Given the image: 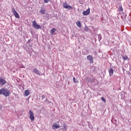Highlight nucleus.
Masks as SVG:
<instances>
[{"label": "nucleus", "instance_id": "nucleus-1", "mask_svg": "<svg viewBox=\"0 0 131 131\" xmlns=\"http://www.w3.org/2000/svg\"><path fill=\"white\" fill-rule=\"evenodd\" d=\"M10 94L11 92L7 89L3 88L0 90V95H3L5 97H9Z\"/></svg>", "mask_w": 131, "mask_h": 131}, {"label": "nucleus", "instance_id": "nucleus-2", "mask_svg": "<svg viewBox=\"0 0 131 131\" xmlns=\"http://www.w3.org/2000/svg\"><path fill=\"white\" fill-rule=\"evenodd\" d=\"M32 24L33 27L35 28V29H41V26L37 24V23L35 20L32 21Z\"/></svg>", "mask_w": 131, "mask_h": 131}, {"label": "nucleus", "instance_id": "nucleus-3", "mask_svg": "<svg viewBox=\"0 0 131 131\" xmlns=\"http://www.w3.org/2000/svg\"><path fill=\"white\" fill-rule=\"evenodd\" d=\"M30 114L29 118L31 119V121H34V115L33 114V112L32 110L29 111Z\"/></svg>", "mask_w": 131, "mask_h": 131}, {"label": "nucleus", "instance_id": "nucleus-4", "mask_svg": "<svg viewBox=\"0 0 131 131\" xmlns=\"http://www.w3.org/2000/svg\"><path fill=\"white\" fill-rule=\"evenodd\" d=\"M12 11L13 12V15L15 17V18H17V19H19L20 18V16L19 15V14L17 12L15 8H12Z\"/></svg>", "mask_w": 131, "mask_h": 131}, {"label": "nucleus", "instance_id": "nucleus-5", "mask_svg": "<svg viewBox=\"0 0 131 131\" xmlns=\"http://www.w3.org/2000/svg\"><path fill=\"white\" fill-rule=\"evenodd\" d=\"M63 7L64 9H67V10L72 9V6L68 5L67 3L63 4Z\"/></svg>", "mask_w": 131, "mask_h": 131}, {"label": "nucleus", "instance_id": "nucleus-6", "mask_svg": "<svg viewBox=\"0 0 131 131\" xmlns=\"http://www.w3.org/2000/svg\"><path fill=\"white\" fill-rule=\"evenodd\" d=\"M90 13H91V9L88 8L87 10L84 11L82 14L84 16H88V15H90Z\"/></svg>", "mask_w": 131, "mask_h": 131}, {"label": "nucleus", "instance_id": "nucleus-7", "mask_svg": "<svg viewBox=\"0 0 131 131\" xmlns=\"http://www.w3.org/2000/svg\"><path fill=\"white\" fill-rule=\"evenodd\" d=\"M7 83V81L5 79L0 78V85H5Z\"/></svg>", "mask_w": 131, "mask_h": 131}, {"label": "nucleus", "instance_id": "nucleus-8", "mask_svg": "<svg viewBox=\"0 0 131 131\" xmlns=\"http://www.w3.org/2000/svg\"><path fill=\"white\" fill-rule=\"evenodd\" d=\"M52 126L53 127V129H58V128H60L61 127L59 124H57L56 123L53 124Z\"/></svg>", "mask_w": 131, "mask_h": 131}, {"label": "nucleus", "instance_id": "nucleus-9", "mask_svg": "<svg viewBox=\"0 0 131 131\" xmlns=\"http://www.w3.org/2000/svg\"><path fill=\"white\" fill-rule=\"evenodd\" d=\"M33 72L35 74H37V75H40V72H39L38 70L36 69V68L33 69Z\"/></svg>", "mask_w": 131, "mask_h": 131}, {"label": "nucleus", "instance_id": "nucleus-10", "mask_svg": "<svg viewBox=\"0 0 131 131\" xmlns=\"http://www.w3.org/2000/svg\"><path fill=\"white\" fill-rule=\"evenodd\" d=\"M87 59L90 61V63H94V60L93 59L92 55H88L87 56Z\"/></svg>", "mask_w": 131, "mask_h": 131}, {"label": "nucleus", "instance_id": "nucleus-11", "mask_svg": "<svg viewBox=\"0 0 131 131\" xmlns=\"http://www.w3.org/2000/svg\"><path fill=\"white\" fill-rule=\"evenodd\" d=\"M31 47V46H30V47L28 48V53H29L30 55H31L32 54V52H33V49H32V48Z\"/></svg>", "mask_w": 131, "mask_h": 131}, {"label": "nucleus", "instance_id": "nucleus-12", "mask_svg": "<svg viewBox=\"0 0 131 131\" xmlns=\"http://www.w3.org/2000/svg\"><path fill=\"white\" fill-rule=\"evenodd\" d=\"M109 74H110V76H112V75H113V73H114V70H113V69H111L109 71H108Z\"/></svg>", "mask_w": 131, "mask_h": 131}, {"label": "nucleus", "instance_id": "nucleus-13", "mask_svg": "<svg viewBox=\"0 0 131 131\" xmlns=\"http://www.w3.org/2000/svg\"><path fill=\"white\" fill-rule=\"evenodd\" d=\"M30 94V92H29V90H25V95L26 97H28V96H29Z\"/></svg>", "mask_w": 131, "mask_h": 131}, {"label": "nucleus", "instance_id": "nucleus-14", "mask_svg": "<svg viewBox=\"0 0 131 131\" xmlns=\"http://www.w3.org/2000/svg\"><path fill=\"white\" fill-rule=\"evenodd\" d=\"M61 129H62L63 131H66V130L67 129V125H66V124L63 125Z\"/></svg>", "mask_w": 131, "mask_h": 131}, {"label": "nucleus", "instance_id": "nucleus-15", "mask_svg": "<svg viewBox=\"0 0 131 131\" xmlns=\"http://www.w3.org/2000/svg\"><path fill=\"white\" fill-rule=\"evenodd\" d=\"M119 12H122L123 11V9L122 8V6L120 4H119Z\"/></svg>", "mask_w": 131, "mask_h": 131}, {"label": "nucleus", "instance_id": "nucleus-16", "mask_svg": "<svg viewBox=\"0 0 131 131\" xmlns=\"http://www.w3.org/2000/svg\"><path fill=\"white\" fill-rule=\"evenodd\" d=\"M86 79H87L88 80H89V82H94V78H85Z\"/></svg>", "mask_w": 131, "mask_h": 131}, {"label": "nucleus", "instance_id": "nucleus-17", "mask_svg": "<svg viewBox=\"0 0 131 131\" xmlns=\"http://www.w3.org/2000/svg\"><path fill=\"white\" fill-rule=\"evenodd\" d=\"M51 34H54V33H55V32H56V31H57V29H56L55 28H53L52 29H51Z\"/></svg>", "mask_w": 131, "mask_h": 131}, {"label": "nucleus", "instance_id": "nucleus-18", "mask_svg": "<svg viewBox=\"0 0 131 131\" xmlns=\"http://www.w3.org/2000/svg\"><path fill=\"white\" fill-rule=\"evenodd\" d=\"M39 13H41V14H42V15H45V10L43 9H41L39 10Z\"/></svg>", "mask_w": 131, "mask_h": 131}, {"label": "nucleus", "instance_id": "nucleus-19", "mask_svg": "<svg viewBox=\"0 0 131 131\" xmlns=\"http://www.w3.org/2000/svg\"><path fill=\"white\" fill-rule=\"evenodd\" d=\"M122 59L123 61H125V60H127L128 59V57L127 56H122Z\"/></svg>", "mask_w": 131, "mask_h": 131}, {"label": "nucleus", "instance_id": "nucleus-20", "mask_svg": "<svg viewBox=\"0 0 131 131\" xmlns=\"http://www.w3.org/2000/svg\"><path fill=\"white\" fill-rule=\"evenodd\" d=\"M76 24L78 27H81V23H80V21H77Z\"/></svg>", "mask_w": 131, "mask_h": 131}, {"label": "nucleus", "instance_id": "nucleus-21", "mask_svg": "<svg viewBox=\"0 0 131 131\" xmlns=\"http://www.w3.org/2000/svg\"><path fill=\"white\" fill-rule=\"evenodd\" d=\"M84 30H85V31H87L88 32H89V31H90V28H89V27H86V26H85V27H84Z\"/></svg>", "mask_w": 131, "mask_h": 131}, {"label": "nucleus", "instance_id": "nucleus-22", "mask_svg": "<svg viewBox=\"0 0 131 131\" xmlns=\"http://www.w3.org/2000/svg\"><path fill=\"white\" fill-rule=\"evenodd\" d=\"M46 18L48 21V20H50V15L49 14L46 15Z\"/></svg>", "mask_w": 131, "mask_h": 131}, {"label": "nucleus", "instance_id": "nucleus-23", "mask_svg": "<svg viewBox=\"0 0 131 131\" xmlns=\"http://www.w3.org/2000/svg\"><path fill=\"white\" fill-rule=\"evenodd\" d=\"M73 79L75 83H78V80H76V79H75V77H74Z\"/></svg>", "mask_w": 131, "mask_h": 131}, {"label": "nucleus", "instance_id": "nucleus-24", "mask_svg": "<svg viewBox=\"0 0 131 131\" xmlns=\"http://www.w3.org/2000/svg\"><path fill=\"white\" fill-rule=\"evenodd\" d=\"M98 36V40H99L100 41V40L102 39V36L101 35V34H99Z\"/></svg>", "mask_w": 131, "mask_h": 131}, {"label": "nucleus", "instance_id": "nucleus-25", "mask_svg": "<svg viewBox=\"0 0 131 131\" xmlns=\"http://www.w3.org/2000/svg\"><path fill=\"white\" fill-rule=\"evenodd\" d=\"M49 2H51V0H44V3H45V4H48Z\"/></svg>", "mask_w": 131, "mask_h": 131}, {"label": "nucleus", "instance_id": "nucleus-26", "mask_svg": "<svg viewBox=\"0 0 131 131\" xmlns=\"http://www.w3.org/2000/svg\"><path fill=\"white\" fill-rule=\"evenodd\" d=\"M101 100L103 102H105V103H106V99L104 98V97H101Z\"/></svg>", "mask_w": 131, "mask_h": 131}, {"label": "nucleus", "instance_id": "nucleus-27", "mask_svg": "<svg viewBox=\"0 0 131 131\" xmlns=\"http://www.w3.org/2000/svg\"><path fill=\"white\" fill-rule=\"evenodd\" d=\"M41 98H42V99H45L46 98V96H45V95H42L41 96Z\"/></svg>", "mask_w": 131, "mask_h": 131}, {"label": "nucleus", "instance_id": "nucleus-28", "mask_svg": "<svg viewBox=\"0 0 131 131\" xmlns=\"http://www.w3.org/2000/svg\"><path fill=\"white\" fill-rule=\"evenodd\" d=\"M46 102H48V103H51V102H50V101H49L48 98H46Z\"/></svg>", "mask_w": 131, "mask_h": 131}, {"label": "nucleus", "instance_id": "nucleus-29", "mask_svg": "<svg viewBox=\"0 0 131 131\" xmlns=\"http://www.w3.org/2000/svg\"><path fill=\"white\" fill-rule=\"evenodd\" d=\"M3 108V106L2 105H0V110Z\"/></svg>", "mask_w": 131, "mask_h": 131}]
</instances>
